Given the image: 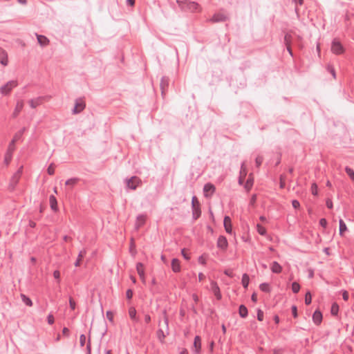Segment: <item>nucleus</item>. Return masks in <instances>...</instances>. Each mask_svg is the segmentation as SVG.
I'll list each match as a JSON object with an SVG mask.
<instances>
[{
  "instance_id": "f257e3e1",
  "label": "nucleus",
  "mask_w": 354,
  "mask_h": 354,
  "mask_svg": "<svg viewBox=\"0 0 354 354\" xmlns=\"http://www.w3.org/2000/svg\"><path fill=\"white\" fill-rule=\"evenodd\" d=\"M180 8L184 11H188L191 12H200L201 11V7L196 2L193 1H177Z\"/></svg>"
},
{
  "instance_id": "f03ea898",
  "label": "nucleus",
  "mask_w": 354,
  "mask_h": 354,
  "mask_svg": "<svg viewBox=\"0 0 354 354\" xmlns=\"http://www.w3.org/2000/svg\"><path fill=\"white\" fill-rule=\"evenodd\" d=\"M17 85L18 82L17 80H10L0 86V93L3 95H8Z\"/></svg>"
},
{
  "instance_id": "7ed1b4c3",
  "label": "nucleus",
  "mask_w": 354,
  "mask_h": 354,
  "mask_svg": "<svg viewBox=\"0 0 354 354\" xmlns=\"http://www.w3.org/2000/svg\"><path fill=\"white\" fill-rule=\"evenodd\" d=\"M344 48L339 41L334 39L331 44V51L335 55H342L344 53Z\"/></svg>"
},
{
  "instance_id": "20e7f679",
  "label": "nucleus",
  "mask_w": 354,
  "mask_h": 354,
  "mask_svg": "<svg viewBox=\"0 0 354 354\" xmlns=\"http://www.w3.org/2000/svg\"><path fill=\"white\" fill-rule=\"evenodd\" d=\"M141 183V180L137 176H133L126 180L127 187L132 190H135Z\"/></svg>"
},
{
  "instance_id": "39448f33",
  "label": "nucleus",
  "mask_w": 354,
  "mask_h": 354,
  "mask_svg": "<svg viewBox=\"0 0 354 354\" xmlns=\"http://www.w3.org/2000/svg\"><path fill=\"white\" fill-rule=\"evenodd\" d=\"M85 108V102L82 99H78L75 101V107L73 110L74 114H77L82 111Z\"/></svg>"
},
{
  "instance_id": "423d86ee",
  "label": "nucleus",
  "mask_w": 354,
  "mask_h": 354,
  "mask_svg": "<svg viewBox=\"0 0 354 354\" xmlns=\"http://www.w3.org/2000/svg\"><path fill=\"white\" fill-rule=\"evenodd\" d=\"M136 270L137 272L142 281V282L145 284L146 283V277H145V267L144 265L142 263H138L136 264Z\"/></svg>"
},
{
  "instance_id": "0eeeda50",
  "label": "nucleus",
  "mask_w": 354,
  "mask_h": 354,
  "mask_svg": "<svg viewBox=\"0 0 354 354\" xmlns=\"http://www.w3.org/2000/svg\"><path fill=\"white\" fill-rule=\"evenodd\" d=\"M292 40H293V35L292 33H287L285 35V37H284L285 44L286 46L288 53L291 55H292V49H291V44L292 42Z\"/></svg>"
},
{
  "instance_id": "6e6552de",
  "label": "nucleus",
  "mask_w": 354,
  "mask_h": 354,
  "mask_svg": "<svg viewBox=\"0 0 354 354\" xmlns=\"http://www.w3.org/2000/svg\"><path fill=\"white\" fill-rule=\"evenodd\" d=\"M224 227L227 233L232 234V225L231 218L228 216H225L224 218Z\"/></svg>"
},
{
  "instance_id": "1a4fd4ad",
  "label": "nucleus",
  "mask_w": 354,
  "mask_h": 354,
  "mask_svg": "<svg viewBox=\"0 0 354 354\" xmlns=\"http://www.w3.org/2000/svg\"><path fill=\"white\" fill-rule=\"evenodd\" d=\"M215 191V187L211 184L207 183L204 186L203 192L206 197H209L214 194Z\"/></svg>"
},
{
  "instance_id": "9d476101",
  "label": "nucleus",
  "mask_w": 354,
  "mask_h": 354,
  "mask_svg": "<svg viewBox=\"0 0 354 354\" xmlns=\"http://www.w3.org/2000/svg\"><path fill=\"white\" fill-rule=\"evenodd\" d=\"M211 288L216 299L220 300L222 297L221 293L219 287L215 281L211 282Z\"/></svg>"
},
{
  "instance_id": "9b49d317",
  "label": "nucleus",
  "mask_w": 354,
  "mask_h": 354,
  "mask_svg": "<svg viewBox=\"0 0 354 354\" xmlns=\"http://www.w3.org/2000/svg\"><path fill=\"white\" fill-rule=\"evenodd\" d=\"M228 243L227 239L223 236H220L217 241V246L218 248L225 250L227 248Z\"/></svg>"
},
{
  "instance_id": "f8f14e48",
  "label": "nucleus",
  "mask_w": 354,
  "mask_h": 354,
  "mask_svg": "<svg viewBox=\"0 0 354 354\" xmlns=\"http://www.w3.org/2000/svg\"><path fill=\"white\" fill-rule=\"evenodd\" d=\"M193 350L196 354H199L201 350V339L199 336H196L194 341Z\"/></svg>"
},
{
  "instance_id": "ddd939ff",
  "label": "nucleus",
  "mask_w": 354,
  "mask_h": 354,
  "mask_svg": "<svg viewBox=\"0 0 354 354\" xmlns=\"http://www.w3.org/2000/svg\"><path fill=\"white\" fill-rule=\"evenodd\" d=\"M129 316L131 319L135 322H138L139 319L137 317V311L134 307H130L128 310Z\"/></svg>"
},
{
  "instance_id": "4468645a",
  "label": "nucleus",
  "mask_w": 354,
  "mask_h": 354,
  "mask_svg": "<svg viewBox=\"0 0 354 354\" xmlns=\"http://www.w3.org/2000/svg\"><path fill=\"white\" fill-rule=\"evenodd\" d=\"M313 320L317 325H319L322 321V314L319 310H315L313 315Z\"/></svg>"
},
{
  "instance_id": "2eb2a0df",
  "label": "nucleus",
  "mask_w": 354,
  "mask_h": 354,
  "mask_svg": "<svg viewBox=\"0 0 354 354\" xmlns=\"http://www.w3.org/2000/svg\"><path fill=\"white\" fill-rule=\"evenodd\" d=\"M36 35L38 43L40 44L41 46H46L49 44L50 41L46 37L37 34Z\"/></svg>"
},
{
  "instance_id": "dca6fc26",
  "label": "nucleus",
  "mask_w": 354,
  "mask_h": 354,
  "mask_svg": "<svg viewBox=\"0 0 354 354\" xmlns=\"http://www.w3.org/2000/svg\"><path fill=\"white\" fill-rule=\"evenodd\" d=\"M146 220H147V216L145 215L142 214V215L138 216L136 218V228H139L141 226H142L145 223Z\"/></svg>"
},
{
  "instance_id": "f3484780",
  "label": "nucleus",
  "mask_w": 354,
  "mask_h": 354,
  "mask_svg": "<svg viewBox=\"0 0 354 354\" xmlns=\"http://www.w3.org/2000/svg\"><path fill=\"white\" fill-rule=\"evenodd\" d=\"M270 269L272 272L279 274L282 271V267L277 261H273L270 265Z\"/></svg>"
},
{
  "instance_id": "a211bd4d",
  "label": "nucleus",
  "mask_w": 354,
  "mask_h": 354,
  "mask_svg": "<svg viewBox=\"0 0 354 354\" xmlns=\"http://www.w3.org/2000/svg\"><path fill=\"white\" fill-rule=\"evenodd\" d=\"M226 19H227L226 15H225L224 14H222V13H218V14H215L212 17L210 21H212V22H219V21H223L226 20Z\"/></svg>"
},
{
  "instance_id": "6ab92c4d",
  "label": "nucleus",
  "mask_w": 354,
  "mask_h": 354,
  "mask_svg": "<svg viewBox=\"0 0 354 354\" xmlns=\"http://www.w3.org/2000/svg\"><path fill=\"white\" fill-rule=\"evenodd\" d=\"M171 269L174 272L180 271V263L178 259H174L171 261Z\"/></svg>"
},
{
  "instance_id": "aec40b11",
  "label": "nucleus",
  "mask_w": 354,
  "mask_h": 354,
  "mask_svg": "<svg viewBox=\"0 0 354 354\" xmlns=\"http://www.w3.org/2000/svg\"><path fill=\"white\" fill-rule=\"evenodd\" d=\"M49 203L51 209L57 212L58 210L57 199L54 196H50L49 198Z\"/></svg>"
},
{
  "instance_id": "412c9836",
  "label": "nucleus",
  "mask_w": 354,
  "mask_h": 354,
  "mask_svg": "<svg viewBox=\"0 0 354 354\" xmlns=\"http://www.w3.org/2000/svg\"><path fill=\"white\" fill-rule=\"evenodd\" d=\"M24 107V102L22 100H19L17 102L15 109L14 111L15 116H17L19 113L22 110Z\"/></svg>"
},
{
  "instance_id": "4be33fe9",
  "label": "nucleus",
  "mask_w": 354,
  "mask_h": 354,
  "mask_svg": "<svg viewBox=\"0 0 354 354\" xmlns=\"http://www.w3.org/2000/svg\"><path fill=\"white\" fill-rule=\"evenodd\" d=\"M85 254H86V250H83L80 252V253L78 254L77 259L76 262L75 263V266L76 267H78L81 265V261Z\"/></svg>"
},
{
  "instance_id": "5701e85b",
  "label": "nucleus",
  "mask_w": 354,
  "mask_h": 354,
  "mask_svg": "<svg viewBox=\"0 0 354 354\" xmlns=\"http://www.w3.org/2000/svg\"><path fill=\"white\" fill-rule=\"evenodd\" d=\"M22 301L28 306L31 307L32 306V300L24 294L21 295Z\"/></svg>"
},
{
  "instance_id": "b1692460",
  "label": "nucleus",
  "mask_w": 354,
  "mask_h": 354,
  "mask_svg": "<svg viewBox=\"0 0 354 354\" xmlns=\"http://www.w3.org/2000/svg\"><path fill=\"white\" fill-rule=\"evenodd\" d=\"M339 234L341 236H344V232L347 230V227L345 223L342 219H340L339 221Z\"/></svg>"
},
{
  "instance_id": "393cba45",
  "label": "nucleus",
  "mask_w": 354,
  "mask_h": 354,
  "mask_svg": "<svg viewBox=\"0 0 354 354\" xmlns=\"http://www.w3.org/2000/svg\"><path fill=\"white\" fill-rule=\"evenodd\" d=\"M250 278L247 274H243L242 276L241 283L245 288H247L249 284Z\"/></svg>"
},
{
  "instance_id": "a878e982",
  "label": "nucleus",
  "mask_w": 354,
  "mask_h": 354,
  "mask_svg": "<svg viewBox=\"0 0 354 354\" xmlns=\"http://www.w3.org/2000/svg\"><path fill=\"white\" fill-rule=\"evenodd\" d=\"M239 313L241 317H245L248 315V309L245 306L241 305Z\"/></svg>"
},
{
  "instance_id": "bb28decb",
  "label": "nucleus",
  "mask_w": 354,
  "mask_h": 354,
  "mask_svg": "<svg viewBox=\"0 0 354 354\" xmlns=\"http://www.w3.org/2000/svg\"><path fill=\"white\" fill-rule=\"evenodd\" d=\"M28 103L32 108L35 109L41 103V100L39 98L34 99L30 100Z\"/></svg>"
},
{
  "instance_id": "cd10ccee",
  "label": "nucleus",
  "mask_w": 354,
  "mask_h": 354,
  "mask_svg": "<svg viewBox=\"0 0 354 354\" xmlns=\"http://www.w3.org/2000/svg\"><path fill=\"white\" fill-rule=\"evenodd\" d=\"M252 185H253V178L251 176H250V178L247 180L244 187H245V189L248 192H249L251 189Z\"/></svg>"
},
{
  "instance_id": "c85d7f7f",
  "label": "nucleus",
  "mask_w": 354,
  "mask_h": 354,
  "mask_svg": "<svg viewBox=\"0 0 354 354\" xmlns=\"http://www.w3.org/2000/svg\"><path fill=\"white\" fill-rule=\"evenodd\" d=\"M193 216L195 219H197L201 216V208L200 206L192 207Z\"/></svg>"
},
{
  "instance_id": "c756f323",
  "label": "nucleus",
  "mask_w": 354,
  "mask_h": 354,
  "mask_svg": "<svg viewBox=\"0 0 354 354\" xmlns=\"http://www.w3.org/2000/svg\"><path fill=\"white\" fill-rule=\"evenodd\" d=\"M77 182H78V179L73 178H70V179L67 180L66 181L65 184H66V185L73 187V186L75 185L77 183Z\"/></svg>"
},
{
  "instance_id": "7c9ffc66",
  "label": "nucleus",
  "mask_w": 354,
  "mask_h": 354,
  "mask_svg": "<svg viewBox=\"0 0 354 354\" xmlns=\"http://www.w3.org/2000/svg\"><path fill=\"white\" fill-rule=\"evenodd\" d=\"M339 311V306L337 303H334L331 306L330 313L333 315H337Z\"/></svg>"
},
{
  "instance_id": "2f4dec72",
  "label": "nucleus",
  "mask_w": 354,
  "mask_h": 354,
  "mask_svg": "<svg viewBox=\"0 0 354 354\" xmlns=\"http://www.w3.org/2000/svg\"><path fill=\"white\" fill-rule=\"evenodd\" d=\"M167 335H168V332H167V334H165L164 332L162 331V330H159L157 332L158 338L162 342L164 341V339H165V337L167 336Z\"/></svg>"
},
{
  "instance_id": "473e14b6",
  "label": "nucleus",
  "mask_w": 354,
  "mask_h": 354,
  "mask_svg": "<svg viewBox=\"0 0 354 354\" xmlns=\"http://www.w3.org/2000/svg\"><path fill=\"white\" fill-rule=\"evenodd\" d=\"M259 288L261 290H262L263 292H269L270 290L269 284L266 283H261L259 286Z\"/></svg>"
},
{
  "instance_id": "72a5a7b5",
  "label": "nucleus",
  "mask_w": 354,
  "mask_h": 354,
  "mask_svg": "<svg viewBox=\"0 0 354 354\" xmlns=\"http://www.w3.org/2000/svg\"><path fill=\"white\" fill-rule=\"evenodd\" d=\"M257 232L261 235H265L266 234V228L264 227H263L262 225H261L260 224L257 225Z\"/></svg>"
},
{
  "instance_id": "f704fd0d",
  "label": "nucleus",
  "mask_w": 354,
  "mask_h": 354,
  "mask_svg": "<svg viewBox=\"0 0 354 354\" xmlns=\"http://www.w3.org/2000/svg\"><path fill=\"white\" fill-rule=\"evenodd\" d=\"M312 301V295L311 293L308 291L305 295V304L306 305L310 304Z\"/></svg>"
},
{
  "instance_id": "c9c22d12",
  "label": "nucleus",
  "mask_w": 354,
  "mask_h": 354,
  "mask_svg": "<svg viewBox=\"0 0 354 354\" xmlns=\"http://www.w3.org/2000/svg\"><path fill=\"white\" fill-rule=\"evenodd\" d=\"M12 156V153H10L6 151V153L5 154V157H4V161L6 165H8L10 162Z\"/></svg>"
},
{
  "instance_id": "e433bc0d",
  "label": "nucleus",
  "mask_w": 354,
  "mask_h": 354,
  "mask_svg": "<svg viewBox=\"0 0 354 354\" xmlns=\"http://www.w3.org/2000/svg\"><path fill=\"white\" fill-rule=\"evenodd\" d=\"M300 290V286L297 282H293L292 284V290L295 293H297Z\"/></svg>"
},
{
  "instance_id": "4c0bfd02",
  "label": "nucleus",
  "mask_w": 354,
  "mask_h": 354,
  "mask_svg": "<svg viewBox=\"0 0 354 354\" xmlns=\"http://www.w3.org/2000/svg\"><path fill=\"white\" fill-rule=\"evenodd\" d=\"M345 170H346V174L354 181V171L352 169H351V168H349L348 167H346Z\"/></svg>"
},
{
  "instance_id": "58836bf2",
  "label": "nucleus",
  "mask_w": 354,
  "mask_h": 354,
  "mask_svg": "<svg viewBox=\"0 0 354 354\" xmlns=\"http://www.w3.org/2000/svg\"><path fill=\"white\" fill-rule=\"evenodd\" d=\"M240 175L243 177H245L247 175V168L245 163H243L241 168Z\"/></svg>"
},
{
  "instance_id": "ea45409f",
  "label": "nucleus",
  "mask_w": 354,
  "mask_h": 354,
  "mask_svg": "<svg viewBox=\"0 0 354 354\" xmlns=\"http://www.w3.org/2000/svg\"><path fill=\"white\" fill-rule=\"evenodd\" d=\"M15 149V141L12 140L11 142V143H10L9 146H8V150H7V152H9L10 153H13Z\"/></svg>"
},
{
  "instance_id": "a19ab883",
  "label": "nucleus",
  "mask_w": 354,
  "mask_h": 354,
  "mask_svg": "<svg viewBox=\"0 0 354 354\" xmlns=\"http://www.w3.org/2000/svg\"><path fill=\"white\" fill-rule=\"evenodd\" d=\"M55 167L53 164H50L48 169H47V172L49 175H53L54 173H55Z\"/></svg>"
},
{
  "instance_id": "79ce46f5",
  "label": "nucleus",
  "mask_w": 354,
  "mask_h": 354,
  "mask_svg": "<svg viewBox=\"0 0 354 354\" xmlns=\"http://www.w3.org/2000/svg\"><path fill=\"white\" fill-rule=\"evenodd\" d=\"M69 306L71 310H75L76 308V303L73 297H69Z\"/></svg>"
},
{
  "instance_id": "37998d69",
  "label": "nucleus",
  "mask_w": 354,
  "mask_h": 354,
  "mask_svg": "<svg viewBox=\"0 0 354 354\" xmlns=\"http://www.w3.org/2000/svg\"><path fill=\"white\" fill-rule=\"evenodd\" d=\"M318 187L316 183H313L311 185V192L313 195H317Z\"/></svg>"
},
{
  "instance_id": "c03bdc74",
  "label": "nucleus",
  "mask_w": 354,
  "mask_h": 354,
  "mask_svg": "<svg viewBox=\"0 0 354 354\" xmlns=\"http://www.w3.org/2000/svg\"><path fill=\"white\" fill-rule=\"evenodd\" d=\"M106 315L107 319H108L111 322H113L114 315H113V312H111V311H107V312H106Z\"/></svg>"
},
{
  "instance_id": "a18cd8bd",
  "label": "nucleus",
  "mask_w": 354,
  "mask_h": 354,
  "mask_svg": "<svg viewBox=\"0 0 354 354\" xmlns=\"http://www.w3.org/2000/svg\"><path fill=\"white\" fill-rule=\"evenodd\" d=\"M192 207L200 206V203L198 201V198L196 196H194L192 198Z\"/></svg>"
},
{
  "instance_id": "49530a36",
  "label": "nucleus",
  "mask_w": 354,
  "mask_h": 354,
  "mask_svg": "<svg viewBox=\"0 0 354 354\" xmlns=\"http://www.w3.org/2000/svg\"><path fill=\"white\" fill-rule=\"evenodd\" d=\"M285 181H286L285 176H283V175H281V176H280V187H281V189H283V188H284V187H285V185H286Z\"/></svg>"
},
{
  "instance_id": "de8ad7c7",
  "label": "nucleus",
  "mask_w": 354,
  "mask_h": 354,
  "mask_svg": "<svg viewBox=\"0 0 354 354\" xmlns=\"http://www.w3.org/2000/svg\"><path fill=\"white\" fill-rule=\"evenodd\" d=\"M86 342V336L84 335H80V343L81 346H84Z\"/></svg>"
},
{
  "instance_id": "09e8293b",
  "label": "nucleus",
  "mask_w": 354,
  "mask_h": 354,
  "mask_svg": "<svg viewBox=\"0 0 354 354\" xmlns=\"http://www.w3.org/2000/svg\"><path fill=\"white\" fill-rule=\"evenodd\" d=\"M257 319L259 321H262L263 319V313L261 310H259L257 312Z\"/></svg>"
},
{
  "instance_id": "8fccbe9b",
  "label": "nucleus",
  "mask_w": 354,
  "mask_h": 354,
  "mask_svg": "<svg viewBox=\"0 0 354 354\" xmlns=\"http://www.w3.org/2000/svg\"><path fill=\"white\" fill-rule=\"evenodd\" d=\"M47 319H48V323L49 324H53L54 323V317L53 315L50 314L48 315L47 317Z\"/></svg>"
},
{
  "instance_id": "3c124183",
  "label": "nucleus",
  "mask_w": 354,
  "mask_h": 354,
  "mask_svg": "<svg viewBox=\"0 0 354 354\" xmlns=\"http://www.w3.org/2000/svg\"><path fill=\"white\" fill-rule=\"evenodd\" d=\"M181 253H182V255L183 256V257L187 259V260H189L190 257L189 256V254L187 253V251L185 249H183L182 251H181Z\"/></svg>"
},
{
  "instance_id": "603ef678",
  "label": "nucleus",
  "mask_w": 354,
  "mask_h": 354,
  "mask_svg": "<svg viewBox=\"0 0 354 354\" xmlns=\"http://www.w3.org/2000/svg\"><path fill=\"white\" fill-rule=\"evenodd\" d=\"M262 161H263V158L261 157V156H258L256 158V165H257V166L259 167L261 165Z\"/></svg>"
},
{
  "instance_id": "864d4df0",
  "label": "nucleus",
  "mask_w": 354,
  "mask_h": 354,
  "mask_svg": "<svg viewBox=\"0 0 354 354\" xmlns=\"http://www.w3.org/2000/svg\"><path fill=\"white\" fill-rule=\"evenodd\" d=\"M53 277H55V279H57L58 282H59V278H60V272H59V271H58V270L54 271Z\"/></svg>"
},
{
  "instance_id": "5fc2aeb1",
  "label": "nucleus",
  "mask_w": 354,
  "mask_h": 354,
  "mask_svg": "<svg viewBox=\"0 0 354 354\" xmlns=\"http://www.w3.org/2000/svg\"><path fill=\"white\" fill-rule=\"evenodd\" d=\"M319 224L323 227H326V226H327V221H326V220L325 218H322L319 221Z\"/></svg>"
},
{
  "instance_id": "6e6d98bb",
  "label": "nucleus",
  "mask_w": 354,
  "mask_h": 354,
  "mask_svg": "<svg viewBox=\"0 0 354 354\" xmlns=\"http://www.w3.org/2000/svg\"><path fill=\"white\" fill-rule=\"evenodd\" d=\"M342 297L344 301H347L348 299V292L346 290H343Z\"/></svg>"
},
{
  "instance_id": "4d7b16f0",
  "label": "nucleus",
  "mask_w": 354,
  "mask_h": 354,
  "mask_svg": "<svg viewBox=\"0 0 354 354\" xmlns=\"http://www.w3.org/2000/svg\"><path fill=\"white\" fill-rule=\"evenodd\" d=\"M292 205L293 207H294V208H296V209H297V208H299V206H300V204H299V201H297V200H294V201H292Z\"/></svg>"
},
{
  "instance_id": "13d9d810",
  "label": "nucleus",
  "mask_w": 354,
  "mask_h": 354,
  "mask_svg": "<svg viewBox=\"0 0 354 354\" xmlns=\"http://www.w3.org/2000/svg\"><path fill=\"white\" fill-rule=\"evenodd\" d=\"M328 70H329L330 73H331V75H333V78L335 79L336 73H335V69L332 66H329Z\"/></svg>"
},
{
  "instance_id": "bf43d9fd",
  "label": "nucleus",
  "mask_w": 354,
  "mask_h": 354,
  "mask_svg": "<svg viewBox=\"0 0 354 354\" xmlns=\"http://www.w3.org/2000/svg\"><path fill=\"white\" fill-rule=\"evenodd\" d=\"M0 62L3 65V66H6L8 64V58L7 57H4L3 58L1 59L0 60Z\"/></svg>"
},
{
  "instance_id": "052dcab7",
  "label": "nucleus",
  "mask_w": 354,
  "mask_h": 354,
  "mask_svg": "<svg viewBox=\"0 0 354 354\" xmlns=\"http://www.w3.org/2000/svg\"><path fill=\"white\" fill-rule=\"evenodd\" d=\"M126 295H127V297L129 299H131L133 297V292L131 290H128L127 291V293H126Z\"/></svg>"
},
{
  "instance_id": "680f3d73",
  "label": "nucleus",
  "mask_w": 354,
  "mask_h": 354,
  "mask_svg": "<svg viewBox=\"0 0 354 354\" xmlns=\"http://www.w3.org/2000/svg\"><path fill=\"white\" fill-rule=\"evenodd\" d=\"M256 201H257V195L256 194H253L252 196V198H251V200H250V204L252 205H253L256 203Z\"/></svg>"
},
{
  "instance_id": "e2e57ef3",
  "label": "nucleus",
  "mask_w": 354,
  "mask_h": 354,
  "mask_svg": "<svg viewBox=\"0 0 354 354\" xmlns=\"http://www.w3.org/2000/svg\"><path fill=\"white\" fill-rule=\"evenodd\" d=\"M63 335L68 337L69 335V330L67 328H64L62 330Z\"/></svg>"
},
{
  "instance_id": "0e129e2a",
  "label": "nucleus",
  "mask_w": 354,
  "mask_h": 354,
  "mask_svg": "<svg viewBox=\"0 0 354 354\" xmlns=\"http://www.w3.org/2000/svg\"><path fill=\"white\" fill-rule=\"evenodd\" d=\"M292 315L294 316V317H297V307L296 306H292Z\"/></svg>"
},
{
  "instance_id": "69168bd1",
  "label": "nucleus",
  "mask_w": 354,
  "mask_h": 354,
  "mask_svg": "<svg viewBox=\"0 0 354 354\" xmlns=\"http://www.w3.org/2000/svg\"><path fill=\"white\" fill-rule=\"evenodd\" d=\"M224 273H225L226 275H227V276H229V277H233V272H232V271L231 270H225L224 271Z\"/></svg>"
},
{
  "instance_id": "338daca9",
  "label": "nucleus",
  "mask_w": 354,
  "mask_h": 354,
  "mask_svg": "<svg viewBox=\"0 0 354 354\" xmlns=\"http://www.w3.org/2000/svg\"><path fill=\"white\" fill-rule=\"evenodd\" d=\"M272 354H283L282 351L279 348H274L272 350Z\"/></svg>"
},
{
  "instance_id": "774afa93",
  "label": "nucleus",
  "mask_w": 354,
  "mask_h": 354,
  "mask_svg": "<svg viewBox=\"0 0 354 354\" xmlns=\"http://www.w3.org/2000/svg\"><path fill=\"white\" fill-rule=\"evenodd\" d=\"M326 206L330 209L333 207V202L330 199L326 201Z\"/></svg>"
}]
</instances>
